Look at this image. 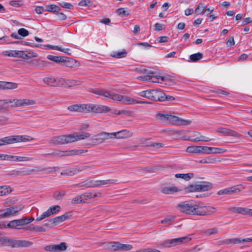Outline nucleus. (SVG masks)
<instances>
[{"mask_svg":"<svg viewBox=\"0 0 252 252\" xmlns=\"http://www.w3.org/2000/svg\"><path fill=\"white\" fill-rule=\"evenodd\" d=\"M111 135V133L101 132L94 135L91 140L95 145L101 144L107 139H112Z\"/></svg>","mask_w":252,"mask_h":252,"instance_id":"11","label":"nucleus"},{"mask_svg":"<svg viewBox=\"0 0 252 252\" xmlns=\"http://www.w3.org/2000/svg\"><path fill=\"white\" fill-rule=\"evenodd\" d=\"M90 135V134L88 132L76 135L74 134H70L71 143L89 138Z\"/></svg>","mask_w":252,"mask_h":252,"instance_id":"26","label":"nucleus"},{"mask_svg":"<svg viewBox=\"0 0 252 252\" xmlns=\"http://www.w3.org/2000/svg\"><path fill=\"white\" fill-rule=\"evenodd\" d=\"M87 151L88 150H71L68 151L56 150L52 153L48 154L47 155H51L56 157H62L79 155Z\"/></svg>","mask_w":252,"mask_h":252,"instance_id":"8","label":"nucleus"},{"mask_svg":"<svg viewBox=\"0 0 252 252\" xmlns=\"http://www.w3.org/2000/svg\"><path fill=\"white\" fill-rule=\"evenodd\" d=\"M18 34L22 36L25 37L29 34V32L24 28H21L18 30Z\"/></svg>","mask_w":252,"mask_h":252,"instance_id":"57","label":"nucleus"},{"mask_svg":"<svg viewBox=\"0 0 252 252\" xmlns=\"http://www.w3.org/2000/svg\"><path fill=\"white\" fill-rule=\"evenodd\" d=\"M50 216L49 213L47 212V211L44 212L42 215H41L40 216L37 217L36 219V221H39L43 220L44 219L47 218L48 217Z\"/></svg>","mask_w":252,"mask_h":252,"instance_id":"62","label":"nucleus"},{"mask_svg":"<svg viewBox=\"0 0 252 252\" xmlns=\"http://www.w3.org/2000/svg\"><path fill=\"white\" fill-rule=\"evenodd\" d=\"M216 131L225 136H237L238 135L237 132L225 127H219L216 129Z\"/></svg>","mask_w":252,"mask_h":252,"instance_id":"24","label":"nucleus"},{"mask_svg":"<svg viewBox=\"0 0 252 252\" xmlns=\"http://www.w3.org/2000/svg\"><path fill=\"white\" fill-rule=\"evenodd\" d=\"M191 238L185 236L180 238L168 239L159 242L157 246L159 249L170 248L181 245L183 243H187L191 240Z\"/></svg>","mask_w":252,"mask_h":252,"instance_id":"4","label":"nucleus"},{"mask_svg":"<svg viewBox=\"0 0 252 252\" xmlns=\"http://www.w3.org/2000/svg\"><path fill=\"white\" fill-rule=\"evenodd\" d=\"M76 174L75 167L66 169L61 173V175L65 176H73Z\"/></svg>","mask_w":252,"mask_h":252,"instance_id":"42","label":"nucleus"},{"mask_svg":"<svg viewBox=\"0 0 252 252\" xmlns=\"http://www.w3.org/2000/svg\"><path fill=\"white\" fill-rule=\"evenodd\" d=\"M164 93L160 90H148V99L153 101H162Z\"/></svg>","mask_w":252,"mask_h":252,"instance_id":"13","label":"nucleus"},{"mask_svg":"<svg viewBox=\"0 0 252 252\" xmlns=\"http://www.w3.org/2000/svg\"><path fill=\"white\" fill-rule=\"evenodd\" d=\"M43 81L45 83L51 87H55L56 78L51 77H46L43 79Z\"/></svg>","mask_w":252,"mask_h":252,"instance_id":"44","label":"nucleus"},{"mask_svg":"<svg viewBox=\"0 0 252 252\" xmlns=\"http://www.w3.org/2000/svg\"><path fill=\"white\" fill-rule=\"evenodd\" d=\"M109 246L108 248L109 249H112L113 251H121V243H120L119 242H112L109 243Z\"/></svg>","mask_w":252,"mask_h":252,"instance_id":"43","label":"nucleus"},{"mask_svg":"<svg viewBox=\"0 0 252 252\" xmlns=\"http://www.w3.org/2000/svg\"><path fill=\"white\" fill-rule=\"evenodd\" d=\"M198 186L197 185H191L188 186L185 188V190L187 192H193V191H198Z\"/></svg>","mask_w":252,"mask_h":252,"instance_id":"53","label":"nucleus"},{"mask_svg":"<svg viewBox=\"0 0 252 252\" xmlns=\"http://www.w3.org/2000/svg\"><path fill=\"white\" fill-rule=\"evenodd\" d=\"M47 59L49 60L53 61L56 63H62L66 61V58L64 57L56 56L53 55H49L47 57Z\"/></svg>","mask_w":252,"mask_h":252,"instance_id":"32","label":"nucleus"},{"mask_svg":"<svg viewBox=\"0 0 252 252\" xmlns=\"http://www.w3.org/2000/svg\"><path fill=\"white\" fill-rule=\"evenodd\" d=\"M69 218V216L67 214H64L63 215L56 217L52 219H50L49 220V222H50L51 224L57 225L68 219Z\"/></svg>","mask_w":252,"mask_h":252,"instance_id":"25","label":"nucleus"},{"mask_svg":"<svg viewBox=\"0 0 252 252\" xmlns=\"http://www.w3.org/2000/svg\"><path fill=\"white\" fill-rule=\"evenodd\" d=\"M117 180H86L85 181L81 183L79 187L85 186L86 187L96 188L100 187L102 185L108 184H113L117 183Z\"/></svg>","mask_w":252,"mask_h":252,"instance_id":"6","label":"nucleus"},{"mask_svg":"<svg viewBox=\"0 0 252 252\" xmlns=\"http://www.w3.org/2000/svg\"><path fill=\"white\" fill-rule=\"evenodd\" d=\"M240 191V189L236 188L235 186H233L230 188H228L223 189L220 190L217 192V194L219 195L230 194L234 193L239 192Z\"/></svg>","mask_w":252,"mask_h":252,"instance_id":"23","label":"nucleus"},{"mask_svg":"<svg viewBox=\"0 0 252 252\" xmlns=\"http://www.w3.org/2000/svg\"><path fill=\"white\" fill-rule=\"evenodd\" d=\"M83 81L73 79H67L65 81V87L71 88L75 86L81 85Z\"/></svg>","mask_w":252,"mask_h":252,"instance_id":"31","label":"nucleus"},{"mask_svg":"<svg viewBox=\"0 0 252 252\" xmlns=\"http://www.w3.org/2000/svg\"><path fill=\"white\" fill-rule=\"evenodd\" d=\"M0 242L7 243L8 246L12 248L29 247L33 244L29 241L14 240L6 237H0Z\"/></svg>","mask_w":252,"mask_h":252,"instance_id":"5","label":"nucleus"},{"mask_svg":"<svg viewBox=\"0 0 252 252\" xmlns=\"http://www.w3.org/2000/svg\"><path fill=\"white\" fill-rule=\"evenodd\" d=\"M112 139H124L130 137L132 135V132L127 129H123L117 132H111Z\"/></svg>","mask_w":252,"mask_h":252,"instance_id":"19","label":"nucleus"},{"mask_svg":"<svg viewBox=\"0 0 252 252\" xmlns=\"http://www.w3.org/2000/svg\"><path fill=\"white\" fill-rule=\"evenodd\" d=\"M44 47H47L50 49H54V50H57L63 52H64L67 55H70V54L68 52L70 50L68 48L67 49H64L62 48V47H59L58 46H52L51 45H44Z\"/></svg>","mask_w":252,"mask_h":252,"instance_id":"40","label":"nucleus"},{"mask_svg":"<svg viewBox=\"0 0 252 252\" xmlns=\"http://www.w3.org/2000/svg\"><path fill=\"white\" fill-rule=\"evenodd\" d=\"M35 101L30 99H0V111L7 110L9 108H17L32 105Z\"/></svg>","mask_w":252,"mask_h":252,"instance_id":"2","label":"nucleus"},{"mask_svg":"<svg viewBox=\"0 0 252 252\" xmlns=\"http://www.w3.org/2000/svg\"><path fill=\"white\" fill-rule=\"evenodd\" d=\"M61 8L55 4L48 5L46 6V8L45 9V11H48L53 13L59 12Z\"/></svg>","mask_w":252,"mask_h":252,"instance_id":"36","label":"nucleus"},{"mask_svg":"<svg viewBox=\"0 0 252 252\" xmlns=\"http://www.w3.org/2000/svg\"><path fill=\"white\" fill-rule=\"evenodd\" d=\"M11 207H12L13 213L15 215L16 213L20 212L24 207V205H23V204H19V205H15L14 206H11Z\"/></svg>","mask_w":252,"mask_h":252,"instance_id":"55","label":"nucleus"},{"mask_svg":"<svg viewBox=\"0 0 252 252\" xmlns=\"http://www.w3.org/2000/svg\"><path fill=\"white\" fill-rule=\"evenodd\" d=\"M89 92L96 94L109 98L114 101H119L124 104L149 103V102L146 101L137 100L128 96L121 95L104 89H90Z\"/></svg>","mask_w":252,"mask_h":252,"instance_id":"1","label":"nucleus"},{"mask_svg":"<svg viewBox=\"0 0 252 252\" xmlns=\"http://www.w3.org/2000/svg\"><path fill=\"white\" fill-rule=\"evenodd\" d=\"M226 151V149L220 148H215V147H211V153L213 154H220V153H223Z\"/></svg>","mask_w":252,"mask_h":252,"instance_id":"56","label":"nucleus"},{"mask_svg":"<svg viewBox=\"0 0 252 252\" xmlns=\"http://www.w3.org/2000/svg\"><path fill=\"white\" fill-rule=\"evenodd\" d=\"M198 191H205L210 190L212 188L211 183L207 182H202L197 184Z\"/></svg>","mask_w":252,"mask_h":252,"instance_id":"28","label":"nucleus"},{"mask_svg":"<svg viewBox=\"0 0 252 252\" xmlns=\"http://www.w3.org/2000/svg\"><path fill=\"white\" fill-rule=\"evenodd\" d=\"M218 232V230L217 228H213L206 230L205 232V234L206 235L210 236L214 234H217Z\"/></svg>","mask_w":252,"mask_h":252,"instance_id":"58","label":"nucleus"},{"mask_svg":"<svg viewBox=\"0 0 252 252\" xmlns=\"http://www.w3.org/2000/svg\"><path fill=\"white\" fill-rule=\"evenodd\" d=\"M61 209V207L59 205H55L51 206L47 211L50 214V215H52L58 212Z\"/></svg>","mask_w":252,"mask_h":252,"instance_id":"47","label":"nucleus"},{"mask_svg":"<svg viewBox=\"0 0 252 252\" xmlns=\"http://www.w3.org/2000/svg\"><path fill=\"white\" fill-rule=\"evenodd\" d=\"M186 151L190 153H201V146H189Z\"/></svg>","mask_w":252,"mask_h":252,"instance_id":"41","label":"nucleus"},{"mask_svg":"<svg viewBox=\"0 0 252 252\" xmlns=\"http://www.w3.org/2000/svg\"><path fill=\"white\" fill-rule=\"evenodd\" d=\"M215 212L216 208L203 206V203L202 202L200 203L199 211L198 213V216H208L214 214Z\"/></svg>","mask_w":252,"mask_h":252,"instance_id":"16","label":"nucleus"},{"mask_svg":"<svg viewBox=\"0 0 252 252\" xmlns=\"http://www.w3.org/2000/svg\"><path fill=\"white\" fill-rule=\"evenodd\" d=\"M137 79L141 80L143 81H147L149 82H156V81L155 80V78L153 76H151L149 75L144 76H139L137 77Z\"/></svg>","mask_w":252,"mask_h":252,"instance_id":"52","label":"nucleus"},{"mask_svg":"<svg viewBox=\"0 0 252 252\" xmlns=\"http://www.w3.org/2000/svg\"><path fill=\"white\" fill-rule=\"evenodd\" d=\"M3 145L15 143V135H11L2 138Z\"/></svg>","mask_w":252,"mask_h":252,"instance_id":"37","label":"nucleus"},{"mask_svg":"<svg viewBox=\"0 0 252 252\" xmlns=\"http://www.w3.org/2000/svg\"><path fill=\"white\" fill-rule=\"evenodd\" d=\"M202 58L203 54L200 53L192 54L189 56V59L192 62H197L201 59Z\"/></svg>","mask_w":252,"mask_h":252,"instance_id":"46","label":"nucleus"},{"mask_svg":"<svg viewBox=\"0 0 252 252\" xmlns=\"http://www.w3.org/2000/svg\"><path fill=\"white\" fill-rule=\"evenodd\" d=\"M200 202L193 200L185 201L178 203L176 208L181 212L188 215H198Z\"/></svg>","mask_w":252,"mask_h":252,"instance_id":"3","label":"nucleus"},{"mask_svg":"<svg viewBox=\"0 0 252 252\" xmlns=\"http://www.w3.org/2000/svg\"><path fill=\"white\" fill-rule=\"evenodd\" d=\"M17 86L15 83L0 81V90L14 89L17 88Z\"/></svg>","mask_w":252,"mask_h":252,"instance_id":"27","label":"nucleus"},{"mask_svg":"<svg viewBox=\"0 0 252 252\" xmlns=\"http://www.w3.org/2000/svg\"><path fill=\"white\" fill-rule=\"evenodd\" d=\"M67 109L71 112L88 113V103L73 104L68 106Z\"/></svg>","mask_w":252,"mask_h":252,"instance_id":"14","label":"nucleus"},{"mask_svg":"<svg viewBox=\"0 0 252 252\" xmlns=\"http://www.w3.org/2000/svg\"><path fill=\"white\" fill-rule=\"evenodd\" d=\"M66 79L63 78H56L55 87H65Z\"/></svg>","mask_w":252,"mask_h":252,"instance_id":"45","label":"nucleus"},{"mask_svg":"<svg viewBox=\"0 0 252 252\" xmlns=\"http://www.w3.org/2000/svg\"><path fill=\"white\" fill-rule=\"evenodd\" d=\"M66 59V61L62 62L63 65L64 66H66L70 68H72L77 66V61L73 59L69 58L66 57H64Z\"/></svg>","mask_w":252,"mask_h":252,"instance_id":"30","label":"nucleus"},{"mask_svg":"<svg viewBox=\"0 0 252 252\" xmlns=\"http://www.w3.org/2000/svg\"><path fill=\"white\" fill-rule=\"evenodd\" d=\"M71 202L73 204H79L81 203H85L82 195L74 197L71 199Z\"/></svg>","mask_w":252,"mask_h":252,"instance_id":"51","label":"nucleus"},{"mask_svg":"<svg viewBox=\"0 0 252 252\" xmlns=\"http://www.w3.org/2000/svg\"><path fill=\"white\" fill-rule=\"evenodd\" d=\"M32 63L40 67H44L48 66V65L50 63L49 62L44 61L40 60H33L32 61Z\"/></svg>","mask_w":252,"mask_h":252,"instance_id":"38","label":"nucleus"},{"mask_svg":"<svg viewBox=\"0 0 252 252\" xmlns=\"http://www.w3.org/2000/svg\"><path fill=\"white\" fill-rule=\"evenodd\" d=\"M22 51L12 50V53H11V55L9 54V57L20 58V57H22L21 55Z\"/></svg>","mask_w":252,"mask_h":252,"instance_id":"59","label":"nucleus"},{"mask_svg":"<svg viewBox=\"0 0 252 252\" xmlns=\"http://www.w3.org/2000/svg\"><path fill=\"white\" fill-rule=\"evenodd\" d=\"M79 5L83 6H90L93 5V1L90 0H82L79 3Z\"/></svg>","mask_w":252,"mask_h":252,"instance_id":"60","label":"nucleus"},{"mask_svg":"<svg viewBox=\"0 0 252 252\" xmlns=\"http://www.w3.org/2000/svg\"><path fill=\"white\" fill-rule=\"evenodd\" d=\"M137 252H158V250L156 249H153L151 248H147L140 250L138 251Z\"/></svg>","mask_w":252,"mask_h":252,"instance_id":"64","label":"nucleus"},{"mask_svg":"<svg viewBox=\"0 0 252 252\" xmlns=\"http://www.w3.org/2000/svg\"><path fill=\"white\" fill-rule=\"evenodd\" d=\"M34 220L33 218L25 217L21 219L15 220L10 221L7 224V228L20 229L22 228V226L28 224Z\"/></svg>","mask_w":252,"mask_h":252,"instance_id":"7","label":"nucleus"},{"mask_svg":"<svg viewBox=\"0 0 252 252\" xmlns=\"http://www.w3.org/2000/svg\"><path fill=\"white\" fill-rule=\"evenodd\" d=\"M252 242V238H246L244 239L241 238H231V239H227L223 240H220L218 241V244L219 245H230V244H236L240 243H243L246 242Z\"/></svg>","mask_w":252,"mask_h":252,"instance_id":"12","label":"nucleus"},{"mask_svg":"<svg viewBox=\"0 0 252 252\" xmlns=\"http://www.w3.org/2000/svg\"><path fill=\"white\" fill-rule=\"evenodd\" d=\"M35 171L34 169H20V176H27L31 174L32 173L34 172Z\"/></svg>","mask_w":252,"mask_h":252,"instance_id":"49","label":"nucleus"},{"mask_svg":"<svg viewBox=\"0 0 252 252\" xmlns=\"http://www.w3.org/2000/svg\"><path fill=\"white\" fill-rule=\"evenodd\" d=\"M175 176L177 178H182L186 181H189L193 177L194 174L192 173H189L187 174H176Z\"/></svg>","mask_w":252,"mask_h":252,"instance_id":"34","label":"nucleus"},{"mask_svg":"<svg viewBox=\"0 0 252 252\" xmlns=\"http://www.w3.org/2000/svg\"><path fill=\"white\" fill-rule=\"evenodd\" d=\"M49 143L55 145L71 143L70 134L54 136L51 138Z\"/></svg>","mask_w":252,"mask_h":252,"instance_id":"9","label":"nucleus"},{"mask_svg":"<svg viewBox=\"0 0 252 252\" xmlns=\"http://www.w3.org/2000/svg\"><path fill=\"white\" fill-rule=\"evenodd\" d=\"M201 153L203 154H211V147L206 146H201Z\"/></svg>","mask_w":252,"mask_h":252,"instance_id":"63","label":"nucleus"},{"mask_svg":"<svg viewBox=\"0 0 252 252\" xmlns=\"http://www.w3.org/2000/svg\"><path fill=\"white\" fill-rule=\"evenodd\" d=\"M110 110V108L107 106L88 103V113H106Z\"/></svg>","mask_w":252,"mask_h":252,"instance_id":"10","label":"nucleus"},{"mask_svg":"<svg viewBox=\"0 0 252 252\" xmlns=\"http://www.w3.org/2000/svg\"><path fill=\"white\" fill-rule=\"evenodd\" d=\"M205 7L203 6L202 3H200L198 6L195 8L194 12L196 15H199L202 13H204Z\"/></svg>","mask_w":252,"mask_h":252,"instance_id":"50","label":"nucleus"},{"mask_svg":"<svg viewBox=\"0 0 252 252\" xmlns=\"http://www.w3.org/2000/svg\"><path fill=\"white\" fill-rule=\"evenodd\" d=\"M118 14L121 16H127L129 14V12L128 10H126L124 8H120L117 10Z\"/></svg>","mask_w":252,"mask_h":252,"instance_id":"54","label":"nucleus"},{"mask_svg":"<svg viewBox=\"0 0 252 252\" xmlns=\"http://www.w3.org/2000/svg\"><path fill=\"white\" fill-rule=\"evenodd\" d=\"M181 190L175 186H163L161 192L165 194H172Z\"/></svg>","mask_w":252,"mask_h":252,"instance_id":"22","label":"nucleus"},{"mask_svg":"<svg viewBox=\"0 0 252 252\" xmlns=\"http://www.w3.org/2000/svg\"><path fill=\"white\" fill-rule=\"evenodd\" d=\"M194 141H205L208 142L211 141V139L206 136H200L199 137H196L193 139Z\"/></svg>","mask_w":252,"mask_h":252,"instance_id":"61","label":"nucleus"},{"mask_svg":"<svg viewBox=\"0 0 252 252\" xmlns=\"http://www.w3.org/2000/svg\"><path fill=\"white\" fill-rule=\"evenodd\" d=\"M189 120H184L177 116L169 115L168 117V124L174 125H188L190 124Z\"/></svg>","mask_w":252,"mask_h":252,"instance_id":"15","label":"nucleus"},{"mask_svg":"<svg viewBox=\"0 0 252 252\" xmlns=\"http://www.w3.org/2000/svg\"><path fill=\"white\" fill-rule=\"evenodd\" d=\"M228 210L232 213H235L243 215H249L250 213V209L241 207H231L228 208Z\"/></svg>","mask_w":252,"mask_h":252,"instance_id":"21","label":"nucleus"},{"mask_svg":"<svg viewBox=\"0 0 252 252\" xmlns=\"http://www.w3.org/2000/svg\"><path fill=\"white\" fill-rule=\"evenodd\" d=\"M65 195V191H56L53 193V197L56 200L62 199Z\"/></svg>","mask_w":252,"mask_h":252,"instance_id":"48","label":"nucleus"},{"mask_svg":"<svg viewBox=\"0 0 252 252\" xmlns=\"http://www.w3.org/2000/svg\"><path fill=\"white\" fill-rule=\"evenodd\" d=\"M66 249V244L62 242L60 244L50 245L44 247V250L49 252H61Z\"/></svg>","mask_w":252,"mask_h":252,"instance_id":"17","label":"nucleus"},{"mask_svg":"<svg viewBox=\"0 0 252 252\" xmlns=\"http://www.w3.org/2000/svg\"><path fill=\"white\" fill-rule=\"evenodd\" d=\"M14 203L15 201L12 200H10L4 203V206L5 207H7L8 208L5 209H1V211L2 212L1 216L2 217L6 218L10 217V216L14 215L11 207V206H12Z\"/></svg>","mask_w":252,"mask_h":252,"instance_id":"18","label":"nucleus"},{"mask_svg":"<svg viewBox=\"0 0 252 252\" xmlns=\"http://www.w3.org/2000/svg\"><path fill=\"white\" fill-rule=\"evenodd\" d=\"M85 203L89 199L94 198L97 197H100L101 193L100 192L96 193L95 192H86L81 194Z\"/></svg>","mask_w":252,"mask_h":252,"instance_id":"29","label":"nucleus"},{"mask_svg":"<svg viewBox=\"0 0 252 252\" xmlns=\"http://www.w3.org/2000/svg\"><path fill=\"white\" fill-rule=\"evenodd\" d=\"M169 114L159 112L156 115V119L161 122L167 123Z\"/></svg>","mask_w":252,"mask_h":252,"instance_id":"33","label":"nucleus"},{"mask_svg":"<svg viewBox=\"0 0 252 252\" xmlns=\"http://www.w3.org/2000/svg\"><path fill=\"white\" fill-rule=\"evenodd\" d=\"M127 55L126 50L123 49L122 51L113 52L111 56L116 58H122L125 57Z\"/></svg>","mask_w":252,"mask_h":252,"instance_id":"39","label":"nucleus"},{"mask_svg":"<svg viewBox=\"0 0 252 252\" xmlns=\"http://www.w3.org/2000/svg\"><path fill=\"white\" fill-rule=\"evenodd\" d=\"M27 137H29V136L27 135H15V143L21 142H27L31 141L34 139L33 138H31L29 139Z\"/></svg>","mask_w":252,"mask_h":252,"instance_id":"35","label":"nucleus"},{"mask_svg":"<svg viewBox=\"0 0 252 252\" xmlns=\"http://www.w3.org/2000/svg\"><path fill=\"white\" fill-rule=\"evenodd\" d=\"M33 159L32 157H21L4 154V160L14 161H28Z\"/></svg>","mask_w":252,"mask_h":252,"instance_id":"20","label":"nucleus"}]
</instances>
